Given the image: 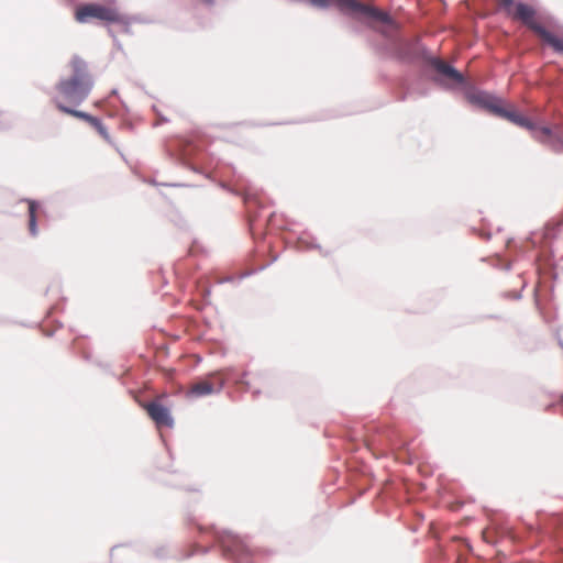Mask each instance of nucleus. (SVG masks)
<instances>
[{"instance_id":"obj_1","label":"nucleus","mask_w":563,"mask_h":563,"mask_svg":"<svg viewBox=\"0 0 563 563\" xmlns=\"http://www.w3.org/2000/svg\"><path fill=\"white\" fill-rule=\"evenodd\" d=\"M71 76L60 80L56 90L69 103L79 104L89 96L93 81L84 59L74 56L70 60Z\"/></svg>"},{"instance_id":"obj_2","label":"nucleus","mask_w":563,"mask_h":563,"mask_svg":"<svg viewBox=\"0 0 563 563\" xmlns=\"http://www.w3.org/2000/svg\"><path fill=\"white\" fill-rule=\"evenodd\" d=\"M310 2L312 5L319 8H327L331 3H335L342 12L386 24L391 23V19L388 13L357 0H310Z\"/></svg>"},{"instance_id":"obj_3","label":"nucleus","mask_w":563,"mask_h":563,"mask_svg":"<svg viewBox=\"0 0 563 563\" xmlns=\"http://www.w3.org/2000/svg\"><path fill=\"white\" fill-rule=\"evenodd\" d=\"M75 18L79 23H86L91 19L104 21V22H119L121 16L120 13L111 7L89 3L77 8Z\"/></svg>"},{"instance_id":"obj_4","label":"nucleus","mask_w":563,"mask_h":563,"mask_svg":"<svg viewBox=\"0 0 563 563\" xmlns=\"http://www.w3.org/2000/svg\"><path fill=\"white\" fill-rule=\"evenodd\" d=\"M141 406L158 429L164 427L172 428L174 426V419L170 415L169 408L164 406L159 399L143 402Z\"/></svg>"},{"instance_id":"obj_5","label":"nucleus","mask_w":563,"mask_h":563,"mask_svg":"<svg viewBox=\"0 0 563 563\" xmlns=\"http://www.w3.org/2000/svg\"><path fill=\"white\" fill-rule=\"evenodd\" d=\"M224 386V378L220 374H211L208 377L194 383L189 393L196 397H203L219 393Z\"/></svg>"},{"instance_id":"obj_6","label":"nucleus","mask_w":563,"mask_h":563,"mask_svg":"<svg viewBox=\"0 0 563 563\" xmlns=\"http://www.w3.org/2000/svg\"><path fill=\"white\" fill-rule=\"evenodd\" d=\"M504 115L511 122L516 123L517 125L531 130L533 132V136L541 142H545L551 136L552 132L549 128H539L536 124H533L528 118L517 112H504Z\"/></svg>"},{"instance_id":"obj_7","label":"nucleus","mask_w":563,"mask_h":563,"mask_svg":"<svg viewBox=\"0 0 563 563\" xmlns=\"http://www.w3.org/2000/svg\"><path fill=\"white\" fill-rule=\"evenodd\" d=\"M515 20L521 21L523 24H526L530 30H532L538 35V30H542L543 26L540 25L534 16H536V10L526 3H517L515 5V11L510 15Z\"/></svg>"},{"instance_id":"obj_8","label":"nucleus","mask_w":563,"mask_h":563,"mask_svg":"<svg viewBox=\"0 0 563 563\" xmlns=\"http://www.w3.org/2000/svg\"><path fill=\"white\" fill-rule=\"evenodd\" d=\"M220 545L227 554L242 559L246 553V545L235 536H225L220 539Z\"/></svg>"},{"instance_id":"obj_9","label":"nucleus","mask_w":563,"mask_h":563,"mask_svg":"<svg viewBox=\"0 0 563 563\" xmlns=\"http://www.w3.org/2000/svg\"><path fill=\"white\" fill-rule=\"evenodd\" d=\"M431 66L442 77H444L453 82H456V84L463 82L462 74L460 71H457L455 68H453L452 66H450L444 60H441L439 58H433L431 60Z\"/></svg>"},{"instance_id":"obj_10","label":"nucleus","mask_w":563,"mask_h":563,"mask_svg":"<svg viewBox=\"0 0 563 563\" xmlns=\"http://www.w3.org/2000/svg\"><path fill=\"white\" fill-rule=\"evenodd\" d=\"M538 36L549 44L555 52L563 53V36H558L544 27L538 30Z\"/></svg>"},{"instance_id":"obj_11","label":"nucleus","mask_w":563,"mask_h":563,"mask_svg":"<svg viewBox=\"0 0 563 563\" xmlns=\"http://www.w3.org/2000/svg\"><path fill=\"white\" fill-rule=\"evenodd\" d=\"M55 104L57 107V109L64 113H67V114H70L75 118H78V119H81V120H85L86 122H88L89 124H93V123H97V118L96 117H92L86 112H82V111H78V110H74V109H70L68 107H66L65 104H63L59 100H55Z\"/></svg>"},{"instance_id":"obj_12","label":"nucleus","mask_w":563,"mask_h":563,"mask_svg":"<svg viewBox=\"0 0 563 563\" xmlns=\"http://www.w3.org/2000/svg\"><path fill=\"white\" fill-rule=\"evenodd\" d=\"M36 203L34 201H29V229L32 235L37 233L36 230Z\"/></svg>"},{"instance_id":"obj_13","label":"nucleus","mask_w":563,"mask_h":563,"mask_svg":"<svg viewBox=\"0 0 563 563\" xmlns=\"http://www.w3.org/2000/svg\"><path fill=\"white\" fill-rule=\"evenodd\" d=\"M92 126L98 131V133L101 135L103 140L107 142H110V135L106 129V126L102 124V122L97 118V123H93Z\"/></svg>"},{"instance_id":"obj_14","label":"nucleus","mask_w":563,"mask_h":563,"mask_svg":"<svg viewBox=\"0 0 563 563\" xmlns=\"http://www.w3.org/2000/svg\"><path fill=\"white\" fill-rule=\"evenodd\" d=\"M497 2L508 15L515 11L514 0H497Z\"/></svg>"},{"instance_id":"obj_15","label":"nucleus","mask_w":563,"mask_h":563,"mask_svg":"<svg viewBox=\"0 0 563 563\" xmlns=\"http://www.w3.org/2000/svg\"><path fill=\"white\" fill-rule=\"evenodd\" d=\"M206 2H210L211 0H205Z\"/></svg>"}]
</instances>
